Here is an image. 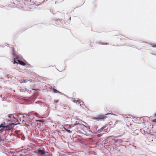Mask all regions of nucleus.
<instances>
[{
	"instance_id": "nucleus-1",
	"label": "nucleus",
	"mask_w": 156,
	"mask_h": 156,
	"mask_svg": "<svg viewBox=\"0 0 156 156\" xmlns=\"http://www.w3.org/2000/svg\"><path fill=\"white\" fill-rule=\"evenodd\" d=\"M12 116H10V115H8V117H11L12 118H13V119H11L12 120V121L14 122L15 123H16V124H17L20 123L21 122V121L23 123V119L24 116L21 114H15L13 115H12Z\"/></svg>"
},
{
	"instance_id": "nucleus-11",
	"label": "nucleus",
	"mask_w": 156,
	"mask_h": 156,
	"mask_svg": "<svg viewBox=\"0 0 156 156\" xmlns=\"http://www.w3.org/2000/svg\"><path fill=\"white\" fill-rule=\"evenodd\" d=\"M53 91L55 93H57V92H58V91H57V90H56L55 89H53Z\"/></svg>"
},
{
	"instance_id": "nucleus-19",
	"label": "nucleus",
	"mask_w": 156,
	"mask_h": 156,
	"mask_svg": "<svg viewBox=\"0 0 156 156\" xmlns=\"http://www.w3.org/2000/svg\"><path fill=\"white\" fill-rule=\"evenodd\" d=\"M153 122H156V120H153Z\"/></svg>"
},
{
	"instance_id": "nucleus-20",
	"label": "nucleus",
	"mask_w": 156,
	"mask_h": 156,
	"mask_svg": "<svg viewBox=\"0 0 156 156\" xmlns=\"http://www.w3.org/2000/svg\"><path fill=\"white\" fill-rule=\"evenodd\" d=\"M155 116H156V113L155 114Z\"/></svg>"
},
{
	"instance_id": "nucleus-6",
	"label": "nucleus",
	"mask_w": 156,
	"mask_h": 156,
	"mask_svg": "<svg viewBox=\"0 0 156 156\" xmlns=\"http://www.w3.org/2000/svg\"><path fill=\"white\" fill-rule=\"evenodd\" d=\"M68 126L69 127V128H71L70 126H69L68 125H65L64 128L69 133H71V131H70L68 129H67V127H68Z\"/></svg>"
},
{
	"instance_id": "nucleus-16",
	"label": "nucleus",
	"mask_w": 156,
	"mask_h": 156,
	"mask_svg": "<svg viewBox=\"0 0 156 156\" xmlns=\"http://www.w3.org/2000/svg\"><path fill=\"white\" fill-rule=\"evenodd\" d=\"M58 101V100H56V101H55V102H56V103H57Z\"/></svg>"
},
{
	"instance_id": "nucleus-3",
	"label": "nucleus",
	"mask_w": 156,
	"mask_h": 156,
	"mask_svg": "<svg viewBox=\"0 0 156 156\" xmlns=\"http://www.w3.org/2000/svg\"><path fill=\"white\" fill-rule=\"evenodd\" d=\"M19 57L18 56H17L16 58V59H17V61L20 64L23 66L27 65L29 67L31 66L29 64L28 62H27L26 61H25V62H23L22 61L19 60Z\"/></svg>"
},
{
	"instance_id": "nucleus-13",
	"label": "nucleus",
	"mask_w": 156,
	"mask_h": 156,
	"mask_svg": "<svg viewBox=\"0 0 156 156\" xmlns=\"http://www.w3.org/2000/svg\"><path fill=\"white\" fill-rule=\"evenodd\" d=\"M13 63L14 64L16 63L17 64H18V63L16 61L15 58H14V62H13Z\"/></svg>"
},
{
	"instance_id": "nucleus-21",
	"label": "nucleus",
	"mask_w": 156,
	"mask_h": 156,
	"mask_svg": "<svg viewBox=\"0 0 156 156\" xmlns=\"http://www.w3.org/2000/svg\"><path fill=\"white\" fill-rule=\"evenodd\" d=\"M46 153H47V154L48 153V152H46Z\"/></svg>"
},
{
	"instance_id": "nucleus-22",
	"label": "nucleus",
	"mask_w": 156,
	"mask_h": 156,
	"mask_svg": "<svg viewBox=\"0 0 156 156\" xmlns=\"http://www.w3.org/2000/svg\"><path fill=\"white\" fill-rule=\"evenodd\" d=\"M108 114H106V115H108Z\"/></svg>"
},
{
	"instance_id": "nucleus-8",
	"label": "nucleus",
	"mask_w": 156,
	"mask_h": 156,
	"mask_svg": "<svg viewBox=\"0 0 156 156\" xmlns=\"http://www.w3.org/2000/svg\"><path fill=\"white\" fill-rule=\"evenodd\" d=\"M62 107L64 109H66L68 107V106L66 104H63L62 105Z\"/></svg>"
},
{
	"instance_id": "nucleus-14",
	"label": "nucleus",
	"mask_w": 156,
	"mask_h": 156,
	"mask_svg": "<svg viewBox=\"0 0 156 156\" xmlns=\"http://www.w3.org/2000/svg\"><path fill=\"white\" fill-rule=\"evenodd\" d=\"M3 126H3L2 124H1L0 125V128H1V127H3Z\"/></svg>"
},
{
	"instance_id": "nucleus-12",
	"label": "nucleus",
	"mask_w": 156,
	"mask_h": 156,
	"mask_svg": "<svg viewBox=\"0 0 156 156\" xmlns=\"http://www.w3.org/2000/svg\"><path fill=\"white\" fill-rule=\"evenodd\" d=\"M101 44H105V45H107L108 44L107 43H100Z\"/></svg>"
},
{
	"instance_id": "nucleus-5",
	"label": "nucleus",
	"mask_w": 156,
	"mask_h": 156,
	"mask_svg": "<svg viewBox=\"0 0 156 156\" xmlns=\"http://www.w3.org/2000/svg\"><path fill=\"white\" fill-rule=\"evenodd\" d=\"M38 154L41 155H45V152L44 150H38L37 151Z\"/></svg>"
},
{
	"instance_id": "nucleus-10",
	"label": "nucleus",
	"mask_w": 156,
	"mask_h": 156,
	"mask_svg": "<svg viewBox=\"0 0 156 156\" xmlns=\"http://www.w3.org/2000/svg\"><path fill=\"white\" fill-rule=\"evenodd\" d=\"M124 118H130V117H129L128 116H127V115H125L124 116Z\"/></svg>"
},
{
	"instance_id": "nucleus-9",
	"label": "nucleus",
	"mask_w": 156,
	"mask_h": 156,
	"mask_svg": "<svg viewBox=\"0 0 156 156\" xmlns=\"http://www.w3.org/2000/svg\"><path fill=\"white\" fill-rule=\"evenodd\" d=\"M6 127V126H3V129L4 130L6 131V130H9V129H8V128H7V127L6 128V127Z\"/></svg>"
},
{
	"instance_id": "nucleus-18",
	"label": "nucleus",
	"mask_w": 156,
	"mask_h": 156,
	"mask_svg": "<svg viewBox=\"0 0 156 156\" xmlns=\"http://www.w3.org/2000/svg\"><path fill=\"white\" fill-rule=\"evenodd\" d=\"M70 129L69 127L68 126V127H67V129Z\"/></svg>"
},
{
	"instance_id": "nucleus-15",
	"label": "nucleus",
	"mask_w": 156,
	"mask_h": 156,
	"mask_svg": "<svg viewBox=\"0 0 156 156\" xmlns=\"http://www.w3.org/2000/svg\"><path fill=\"white\" fill-rule=\"evenodd\" d=\"M27 82V80H23V82H24V83H26Z\"/></svg>"
},
{
	"instance_id": "nucleus-7",
	"label": "nucleus",
	"mask_w": 156,
	"mask_h": 156,
	"mask_svg": "<svg viewBox=\"0 0 156 156\" xmlns=\"http://www.w3.org/2000/svg\"><path fill=\"white\" fill-rule=\"evenodd\" d=\"M73 102L74 103H80V99H78L77 100H74L73 101Z\"/></svg>"
},
{
	"instance_id": "nucleus-17",
	"label": "nucleus",
	"mask_w": 156,
	"mask_h": 156,
	"mask_svg": "<svg viewBox=\"0 0 156 156\" xmlns=\"http://www.w3.org/2000/svg\"><path fill=\"white\" fill-rule=\"evenodd\" d=\"M1 136H0V141H1L2 140L1 139Z\"/></svg>"
},
{
	"instance_id": "nucleus-4",
	"label": "nucleus",
	"mask_w": 156,
	"mask_h": 156,
	"mask_svg": "<svg viewBox=\"0 0 156 156\" xmlns=\"http://www.w3.org/2000/svg\"><path fill=\"white\" fill-rule=\"evenodd\" d=\"M16 125V124H15L14 123H11L8 125L7 126H6L5 127L8 128V129L10 130L12 129Z\"/></svg>"
},
{
	"instance_id": "nucleus-2",
	"label": "nucleus",
	"mask_w": 156,
	"mask_h": 156,
	"mask_svg": "<svg viewBox=\"0 0 156 156\" xmlns=\"http://www.w3.org/2000/svg\"><path fill=\"white\" fill-rule=\"evenodd\" d=\"M106 116L104 115H99L96 117H93L92 119L97 121L104 120L106 118Z\"/></svg>"
}]
</instances>
